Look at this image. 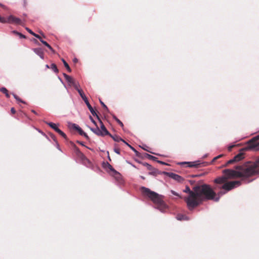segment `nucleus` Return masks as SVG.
<instances>
[{
	"instance_id": "nucleus-1",
	"label": "nucleus",
	"mask_w": 259,
	"mask_h": 259,
	"mask_svg": "<svg viewBox=\"0 0 259 259\" xmlns=\"http://www.w3.org/2000/svg\"><path fill=\"white\" fill-rule=\"evenodd\" d=\"M183 191L189 194L184 199L190 210L198 206L203 201L206 200V199H212V195L214 194L212 188L206 184L195 186L193 188V191H191L188 186H186Z\"/></svg>"
},
{
	"instance_id": "nucleus-2",
	"label": "nucleus",
	"mask_w": 259,
	"mask_h": 259,
	"mask_svg": "<svg viewBox=\"0 0 259 259\" xmlns=\"http://www.w3.org/2000/svg\"><path fill=\"white\" fill-rule=\"evenodd\" d=\"M254 164H249L247 162L243 165L236 166V170L226 169L224 170V176L217 178L214 180V182L218 184H223L227 183V180L230 179L235 178H246L254 174L255 171L253 170Z\"/></svg>"
},
{
	"instance_id": "nucleus-3",
	"label": "nucleus",
	"mask_w": 259,
	"mask_h": 259,
	"mask_svg": "<svg viewBox=\"0 0 259 259\" xmlns=\"http://www.w3.org/2000/svg\"><path fill=\"white\" fill-rule=\"evenodd\" d=\"M142 192L147 195L156 205V208L161 212H165L167 206L161 198V196L149 189L144 187L141 188Z\"/></svg>"
},
{
	"instance_id": "nucleus-4",
	"label": "nucleus",
	"mask_w": 259,
	"mask_h": 259,
	"mask_svg": "<svg viewBox=\"0 0 259 259\" xmlns=\"http://www.w3.org/2000/svg\"><path fill=\"white\" fill-rule=\"evenodd\" d=\"M241 182L239 181H231L227 183H223L224 185L220 188L223 190H221L217 194L218 196L216 197V193L213 191L214 194L212 195V199H206L207 200H213L214 201H219L220 197L226 194L227 192L241 185Z\"/></svg>"
},
{
	"instance_id": "nucleus-5",
	"label": "nucleus",
	"mask_w": 259,
	"mask_h": 259,
	"mask_svg": "<svg viewBox=\"0 0 259 259\" xmlns=\"http://www.w3.org/2000/svg\"><path fill=\"white\" fill-rule=\"evenodd\" d=\"M78 93H79V95L80 96V97H81V98L82 99V100L85 102V104L87 105L88 108H89V110L90 111V112H91L92 115L94 116H96L98 117V118L99 119L98 115L97 114L95 111L94 110L93 107L90 105V103L89 102V101L88 100L87 98L86 97L85 95L83 94L82 91L78 90Z\"/></svg>"
},
{
	"instance_id": "nucleus-6",
	"label": "nucleus",
	"mask_w": 259,
	"mask_h": 259,
	"mask_svg": "<svg viewBox=\"0 0 259 259\" xmlns=\"http://www.w3.org/2000/svg\"><path fill=\"white\" fill-rule=\"evenodd\" d=\"M246 149L248 150H259V142L254 141L251 139L248 142Z\"/></svg>"
},
{
	"instance_id": "nucleus-7",
	"label": "nucleus",
	"mask_w": 259,
	"mask_h": 259,
	"mask_svg": "<svg viewBox=\"0 0 259 259\" xmlns=\"http://www.w3.org/2000/svg\"><path fill=\"white\" fill-rule=\"evenodd\" d=\"M64 76L66 81L70 84V85L73 86V87L78 92V90H81L78 88V87L79 86V83L76 82L71 76L65 73L64 74Z\"/></svg>"
},
{
	"instance_id": "nucleus-8",
	"label": "nucleus",
	"mask_w": 259,
	"mask_h": 259,
	"mask_svg": "<svg viewBox=\"0 0 259 259\" xmlns=\"http://www.w3.org/2000/svg\"><path fill=\"white\" fill-rule=\"evenodd\" d=\"M164 174L178 182H182L183 181V178L182 177L175 173L164 172Z\"/></svg>"
},
{
	"instance_id": "nucleus-9",
	"label": "nucleus",
	"mask_w": 259,
	"mask_h": 259,
	"mask_svg": "<svg viewBox=\"0 0 259 259\" xmlns=\"http://www.w3.org/2000/svg\"><path fill=\"white\" fill-rule=\"evenodd\" d=\"M243 158V155L242 153H239L237 155H236L235 156L233 157L232 159L229 160L227 162L226 164L225 165L227 166L228 164H232L235 162L239 161L242 159Z\"/></svg>"
},
{
	"instance_id": "nucleus-10",
	"label": "nucleus",
	"mask_w": 259,
	"mask_h": 259,
	"mask_svg": "<svg viewBox=\"0 0 259 259\" xmlns=\"http://www.w3.org/2000/svg\"><path fill=\"white\" fill-rule=\"evenodd\" d=\"M7 20V23H14L20 24L21 20L20 19L16 18L12 15L10 16Z\"/></svg>"
},
{
	"instance_id": "nucleus-11",
	"label": "nucleus",
	"mask_w": 259,
	"mask_h": 259,
	"mask_svg": "<svg viewBox=\"0 0 259 259\" xmlns=\"http://www.w3.org/2000/svg\"><path fill=\"white\" fill-rule=\"evenodd\" d=\"M100 123H101V129H100V130L102 134V136L110 135V133L107 131V130L106 129V128L105 127V125L103 124L101 120H100Z\"/></svg>"
},
{
	"instance_id": "nucleus-12",
	"label": "nucleus",
	"mask_w": 259,
	"mask_h": 259,
	"mask_svg": "<svg viewBox=\"0 0 259 259\" xmlns=\"http://www.w3.org/2000/svg\"><path fill=\"white\" fill-rule=\"evenodd\" d=\"M179 164H188V166L190 167H196L199 164L198 161H194V162H182L179 163Z\"/></svg>"
},
{
	"instance_id": "nucleus-13",
	"label": "nucleus",
	"mask_w": 259,
	"mask_h": 259,
	"mask_svg": "<svg viewBox=\"0 0 259 259\" xmlns=\"http://www.w3.org/2000/svg\"><path fill=\"white\" fill-rule=\"evenodd\" d=\"M34 52L40 57L42 59H44V54L42 50L39 48H36L33 49Z\"/></svg>"
},
{
	"instance_id": "nucleus-14",
	"label": "nucleus",
	"mask_w": 259,
	"mask_h": 259,
	"mask_svg": "<svg viewBox=\"0 0 259 259\" xmlns=\"http://www.w3.org/2000/svg\"><path fill=\"white\" fill-rule=\"evenodd\" d=\"M249 164H254L253 170H255L254 174L257 172L258 169H257V166H259V158L254 162H248Z\"/></svg>"
},
{
	"instance_id": "nucleus-15",
	"label": "nucleus",
	"mask_w": 259,
	"mask_h": 259,
	"mask_svg": "<svg viewBox=\"0 0 259 259\" xmlns=\"http://www.w3.org/2000/svg\"><path fill=\"white\" fill-rule=\"evenodd\" d=\"M90 130L95 134H96L98 136H102V133L100 131V128L96 125V128H90Z\"/></svg>"
},
{
	"instance_id": "nucleus-16",
	"label": "nucleus",
	"mask_w": 259,
	"mask_h": 259,
	"mask_svg": "<svg viewBox=\"0 0 259 259\" xmlns=\"http://www.w3.org/2000/svg\"><path fill=\"white\" fill-rule=\"evenodd\" d=\"M113 139L114 141L115 142H119V141H122L123 142H124V143H125V141H124L123 139H122L120 137L118 136H112V135H111L110 134V135H109Z\"/></svg>"
},
{
	"instance_id": "nucleus-17",
	"label": "nucleus",
	"mask_w": 259,
	"mask_h": 259,
	"mask_svg": "<svg viewBox=\"0 0 259 259\" xmlns=\"http://www.w3.org/2000/svg\"><path fill=\"white\" fill-rule=\"evenodd\" d=\"M177 219L179 221L188 220L189 219L187 216L182 214H178Z\"/></svg>"
},
{
	"instance_id": "nucleus-18",
	"label": "nucleus",
	"mask_w": 259,
	"mask_h": 259,
	"mask_svg": "<svg viewBox=\"0 0 259 259\" xmlns=\"http://www.w3.org/2000/svg\"><path fill=\"white\" fill-rule=\"evenodd\" d=\"M68 126L70 128L74 129L77 131H79V130L80 128L78 125H77L75 123H71V122L68 123Z\"/></svg>"
},
{
	"instance_id": "nucleus-19",
	"label": "nucleus",
	"mask_w": 259,
	"mask_h": 259,
	"mask_svg": "<svg viewBox=\"0 0 259 259\" xmlns=\"http://www.w3.org/2000/svg\"><path fill=\"white\" fill-rule=\"evenodd\" d=\"M0 91L6 95L7 98L10 97V95L8 93V91L6 88L3 87L0 89Z\"/></svg>"
},
{
	"instance_id": "nucleus-20",
	"label": "nucleus",
	"mask_w": 259,
	"mask_h": 259,
	"mask_svg": "<svg viewBox=\"0 0 259 259\" xmlns=\"http://www.w3.org/2000/svg\"><path fill=\"white\" fill-rule=\"evenodd\" d=\"M61 61L63 62L64 65V66L66 67V68L67 69V70L69 71V72H71V68H70L69 65L67 64V63L65 61V60L64 59H61Z\"/></svg>"
},
{
	"instance_id": "nucleus-21",
	"label": "nucleus",
	"mask_w": 259,
	"mask_h": 259,
	"mask_svg": "<svg viewBox=\"0 0 259 259\" xmlns=\"http://www.w3.org/2000/svg\"><path fill=\"white\" fill-rule=\"evenodd\" d=\"M46 123L54 130L58 128L57 125L54 123L51 122H46Z\"/></svg>"
},
{
	"instance_id": "nucleus-22",
	"label": "nucleus",
	"mask_w": 259,
	"mask_h": 259,
	"mask_svg": "<svg viewBox=\"0 0 259 259\" xmlns=\"http://www.w3.org/2000/svg\"><path fill=\"white\" fill-rule=\"evenodd\" d=\"M42 43L45 45L46 47H47L51 51L54 53V50L51 47V46L48 44L46 41H42Z\"/></svg>"
},
{
	"instance_id": "nucleus-23",
	"label": "nucleus",
	"mask_w": 259,
	"mask_h": 259,
	"mask_svg": "<svg viewBox=\"0 0 259 259\" xmlns=\"http://www.w3.org/2000/svg\"><path fill=\"white\" fill-rule=\"evenodd\" d=\"M51 68L56 73L58 72V69L55 64H52L51 66Z\"/></svg>"
},
{
	"instance_id": "nucleus-24",
	"label": "nucleus",
	"mask_w": 259,
	"mask_h": 259,
	"mask_svg": "<svg viewBox=\"0 0 259 259\" xmlns=\"http://www.w3.org/2000/svg\"><path fill=\"white\" fill-rule=\"evenodd\" d=\"M113 118L118 123V124L121 127L123 126V124L122 123V122L119 119H118L115 115L113 116Z\"/></svg>"
},
{
	"instance_id": "nucleus-25",
	"label": "nucleus",
	"mask_w": 259,
	"mask_h": 259,
	"mask_svg": "<svg viewBox=\"0 0 259 259\" xmlns=\"http://www.w3.org/2000/svg\"><path fill=\"white\" fill-rule=\"evenodd\" d=\"M107 166L109 168V169L112 171H113L115 173H118L113 167L112 166L108 163H107Z\"/></svg>"
},
{
	"instance_id": "nucleus-26",
	"label": "nucleus",
	"mask_w": 259,
	"mask_h": 259,
	"mask_svg": "<svg viewBox=\"0 0 259 259\" xmlns=\"http://www.w3.org/2000/svg\"><path fill=\"white\" fill-rule=\"evenodd\" d=\"M13 96H14V97L15 98V99L19 101V102H22V103H24L23 101H22L16 95H15V94H12Z\"/></svg>"
},
{
	"instance_id": "nucleus-27",
	"label": "nucleus",
	"mask_w": 259,
	"mask_h": 259,
	"mask_svg": "<svg viewBox=\"0 0 259 259\" xmlns=\"http://www.w3.org/2000/svg\"><path fill=\"white\" fill-rule=\"evenodd\" d=\"M0 22L3 23H7V20L5 18L2 17L0 16Z\"/></svg>"
},
{
	"instance_id": "nucleus-28",
	"label": "nucleus",
	"mask_w": 259,
	"mask_h": 259,
	"mask_svg": "<svg viewBox=\"0 0 259 259\" xmlns=\"http://www.w3.org/2000/svg\"><path fill=\"white\" fill-rule=\"evenodd\" d=\"M100 101V103H101V104L103 106V107L107 110L108 111V108L106 106V105L100 99L99 100Z\"/></svg>"
},
{
	"instance_id": "nucleus-29",
	"label": "nucleus",
	"mask_w": 259,
	"mask_h": 259,
	"mask_svg": "<svg viewBox=\"0 0 259 259\" xmlns=\"http://www.w3.org/2000/svg\"><path fill=\"white\" fill-rule=\"evenodd\" d=\"M125 144L126 145H127L128 147H130V148H131L133 151H134L136 153H137V152H138L136 150V149H135L134 147H133L132 146H131L130 145H129L128 143H127L126 142H125Z\"/></svg>"
},
{
	"instance_id": "nucleus-30",
	"label": "nucleus",
	"mask_w": 259,
	"mask_h": 259,
	"mask_svg": "<svg viewBox=\"0 0 259 259\" xmlns=\"http://www.w3.org/2000/svg\"><path fill=\"white\" fill-rule=\"evenodd\" d=\"M170 192H171V193L173 195H176V196H179V197H181L179 195V194L178 193H177L176 192H175V191H174V190H171V191H170Z\"/></svg>"
},
{
	"instance_id": "nucleus-31",
	"label": "nucleus",
	"mask_w": 259,
	"mask_h": 259,
	"mask_svg": "<svg viewBox=\"0 0 259 259\" xmlns=\"http://www.w3.org/2000/svg\"><path fill=\"white\" fill-rule=\"evenodd\" d=\"M147 157L150 159L155 160L156 159L155 157H154L153 156L149 154H147Z\"/></svg>"
},
{
	"instance_id": "nucleus-32",
	"label": "nucleus",
	"mask_w": 259,
	"mask_h": 259,
	"mask_svg": "<svg viewBox=\"0 0 259 259\" xmlns=\"http://www.w3.org/2000/svg\"><path fill=\"white\" fill-rule=\"evenodd\" d=\"M26 29L27 30V31L29 33H30L31 34H32L33 35V34H34V33L29 28H26Z\"/></svg>"
},
{
	"instance_id": "nucleus-33",
	"label": "nucleus",
	"mask_w": 259,
	"mask_h": 259,
	"mask_svg": "<svg viewBox=\"0 0 259 259\" xmlns=\"http://www.w3.org/2000/svg\"><path fill=\"white\" fill-rule=\"evenodd\" d=\"M259 139V136H256L255 137L253 138L252 139V140L254 141H257V140Z\"/></svg>"
},
{
	"instance_id": "nucleus-34",
	"label": "nucleus",
	"mask_w": 259,
	"mask_h": 259,
	"mask_svg": "<svg viewBox=\"0 0 259 259\" xmlns=\"http://www.w3.org/2000/svg\"><path fill=\"white\" fill-rule=\"evenodd\" d=\"M78 133H79V134L80 135H83V134H84V132L81 130V128H80V129L79 130V131H78Z\"/></svg>"
},
{
	"instance_id": "nucleus-35",
	"label": "nucleus",
	"mask_w": 259,
	"mask_h": 259,
	"mask_svg": "<svg viewBox=\"0 0 259 259\" xmlns=\"http://www.w3.org/2000/svg\"><path fill=\"white\" fill-rule=\"evenodd\" d=\"M114 151L115 153H116L117 154H120V150L119 149H117V148H115L114 149Z\"/></svg>"
},
{
	"instance_id": "nucleus-36",
	"label": "nucleus",
	"mask_w": 259,
	"mask_h": 259,
	"mask_svg": "<svg viewBox=\"0 0 259 259\" xmlns=\"http://www.w3.org/2000/svg\"><path fill=\"white\" fill-rule=\"evenodd\" d=\"M234 146H235V145H230V146L228 147V150H229V151H231L232 149Z\"/></svg>"
},
{
	"instance_id": "nucleus-37",
	"label": "nucleus",
	"mask_w": 259,
	"mask_h": 259,
	"mask_svg": "<svg viewBox=\"0 0 259 259\" xmlns=\"http://www.w3.org/2000/svg\"><path fill=\"white\" fill-rule=\"evenodd\" d=\"M18 36L21 38H25V36L23 34H21V33H19V34H18Z\"/></svg>"
},
{
	"instance_id": "nucleus-38",
	"label": "nucleus",
	"mask_w": 259,
	"mask_h": 259,
	"mask_svg": "<svg viewBox=\"0 0 259 259\" xmlns=\"http://www.w3.org/2000/svg\"><path fill=\"white\" fill-rule=\"evenodd\" d=\"M33 35L34 36H35V37H36L37 38L40 39V36L39 35L34 33V34H33Z\"/></svg>"
},
{
	"instance_id": "nucleus-39",
	"label": "nucleus",
	"mask_w": 259,
	"mask_h": 259,
	"mask_svg": "<svg viewBox=\"0 0 259 259\" xmlns=\"http://www.w3.org/2000/svg\"><path fill=\"white\" fill-rule=\"evenodd\" d=\"M90 118L91 120L92 121V122L93 123H94V124H95L96 125V122H95V121L94 120V119L92 118V117L91 116H90Z\"/></svg>"
},
{
	"instance_id": "nucleus-40",
	"label": "nucleus",
	"mask_w": 259,
	"mask_h": 259,
	"mask_svg": "<svg viewBox=\"0 0 259 259\" xmlns=\"http://www.w3.org/2000/svg\"><path fill=\"white\" fill-rule=\"evenodd\" d=\"M142 149H143L144 150L147 151H149V150L147 149V146L146 145H144L142 147Z\"/></svg>"
},
{
	"instance_id": "nucleus-41",
	"label": "nucleus",
	"mask_w": 259,
	"mask_h": 259,
	"mask_svg": "<svg viewBox=\"0 0 259 259\" xmlns=\"http://www.w3.org/2000/svg\"><path fill=\"white\" fill-rule=\"evenodd\" d=\"M12 33H14V34H16V35H18V34H19V32H17V31H16V30H13V31H12Z\"/></svg>"
},
{
	"instance_id": "nucleus-42",
	"label": "nucleus",
	"mask_w": 259,
	"mask_h": 259,
	"mask_svg": "<svg viewBox=\"0 0 259 259\" xmlns=\"http://www.w3.org/2000/svg\"><path fill=\"white\" fill-rule=\"evenodd\" d=\"M62 137H63L64 138L66 139V135H65V133H64L63 132L62 133V134H61L60 135Z\"/></svg>"
},
{
	"instance_id": "nucleus-43",
	"label": "nucleus",
	"mask_w": 259,
	"mask_h": 259,
	"mask_svg": "<svg viewBox=\"0 0 259 259\" xmlns=\"http://www.w3.org/2000/svg\"><path fill=\"white\" fill-rule=\"evenodd\" d=\"M73 62L74 63H77V62H78V59H77V58H74V59H73Z\"/></svg>"
},
{
	"instance_id": "nucleus-44",
	"label": "nucleus",
	"mask_w": 259,
	"mask_h": 259,
	"mask_svg": "<svg viewBox=\"0 0 259 259\" xmlns=\"http://www.w3.org/2000/svg\"><path fill=\"white\" fill-rule=\"evenodd\" d=\"M257 169H258V171H257V172H256V173H255V174H254L252 175V176H253L256 175H257V174H259V166H257Z\"/></svg>"
},
{
	"instance_id": "nucleus-45",
	"label": "nucleus",
	"mask_w": 259,
	"mask_h": 259,
	"mask_svg": "<svg viewBox=\"0 0 259 259\" xmlns=\"http://www.w3.org/2000/svg\"><path fill=\"white\" fill-rule=\"evenodd\" d=\"M11 111L12 112V113H15V110L14 108H12L11 109Z\"/></svg>"
},
{
	"instance_id": "nucleus-46",
	"label": "nucleus",
	"mask_w": 259,
	"mask_h": 259,
	"mask_svg": "<svg viewBox=\"0 0 259 259\" xmlns=\"http://www.w3.org/2000/svg\"><path fill=\"white\" fill-rule=\"evenodd\" d=\"M57 133H59V132H60V130L58 127L56 129H55V130Z\"/></svg>"
},
{
	"instance_id": "nucleus-47",
	"label": "nucleus",
	"mask_w": 259,
	"mask_h": 259,
	"mask_svg": "<svg viewBox=\"0 0 259 259\" xmlns=\"http://www.w3.org/2000/svg\"><path fill=\"white\" fill-rule=\"evenodd\" d=\"M223 156V154H220V155H218V156H217L216 157H218V159H219V158L222 157Z\"/></svg>"
},
{
	"instance_id": "nucleus-48",
	"label": "nucleus",
	"mask_w": 259,
	"mask_h": 259,
	"mask_svg": "<svg viewBox=\"0 0 259 259\" xmlns=\"http://www.w3.org/2000/svg\"><path fill=\"white\" fill-rule=\"evenodd\" d=\"M217 159H218V157H215L214 158H213V159H212V162L215 161Z\"/></svg>"
},
{
	"instance_id": "nucleus-49",
	"label": "nucleus",
	"mask_w": 259,
	"mask_h": 259,
	"mask_svg": "<svg viewBox=\"0 0 259 259\" xmlns=\"http://www.w3.org/2000/svg\"><path fill=\"white\" fill-rule=\"evenodd\" d=\"M82 136H83L84 137H85L87 138H88V135H87V134L85 133H84V134H83Z\"/></svg>"
},
{
	"instance_id": "nucleus-50",
	"label": "nucleus",
	"mask_w": 259,
	"mask_h": 259,
	"mask_svg": "<svg viewBox=\"0 0 259 259\" xmlns=\"http://www.w3.org/2000/svg\"><path fill=\"white\" fill-rule=\"evenodd\" d=\"M46 67L47 68H50V66H49V65H48V64H47V65H46Z\"/></svg>"
},
{
	"instance_id": "nucleus-51",
	"label": "nucleus",
	"mask_w": 259,
	"mask_h": 259,
	"mask_svg": "<svg viewBox=\"0 0 259 259\" xmlns=\"http://www.w3.org/2000/svg\"><path fill=\"white\" fill-rule=\"evenodd\" d=\"M62 133H63V132H62V131H61V130H60L58 134H59V135H61V134H62Z\"/></svg>"
},
{
	"instance_id": "nucleus-52",
	"label": "nucleus",
	"mask_w": 259,
	"mask_h": 259,
	"mask_svg": "<svg viewBox=\"0 0 259 259\" xmlns=\"http://www.w3.org/2000/svg\"><path fill=\"white\" fill-rule=\"evenodd\" d=\"M189 182H190V183L191 184H192L193 183V182H194L193 181H191V180H190Z\"/></svg>"
},
{
	"instance_id": "nucleus-53",
	"label": "nucleus",
	"mask_w": 259,
	"mask_h": 259,
	"mask_svg": "<svg viewBox=\"0 0 259 259\" xmlns=\"http://www.w3.org/2000/svg\"><path fill=\"white\" fill-rule=\"evenodd\" d=\"M159 162H160V163H162V164H165V163H164V162H162V161H159Z\"/></svg>"
},
{
	"instance_id": "nucleus-54",
	"label": "nucleus",
	"mask_w": 259,
	"mask_h": 259,
	"mask_svg": "<svg viewBox=\"0 0 259 259\" xmlns=\"http://www.w3.org/2000/svg\"><path fill=\"white\" fill-rule=\"evenodd\" d=\"M39 40H40L41 42H42V41H44V40H42V39H41V37H40V39H39Z\"/></svg>"
},
{
	"instance_id": "nucleus-55",
	"label": "nucleus",
	"mask_w": 259,
	"mask_h": 259,
	"mask_svg": "<svg viewBox=\"0 0 259 259\" xmlns=\"http://www.w3.org/2000/svg\"><path fill=\"white\" fill-rule=\"evenodd\" d=\"M39 40H40L41 42H42V41H44V40H42V39H41V37H40V39H39Z\"/></svg>"
},
{
	"instance_id": "nucleus-56",
	"label": "nucleus",
	"mask_w": 259,
	"mask_h": 259,
	"mask_svg": "<svg viewBox=\"0 0 259 259\" xmlns=\"http://www.w3.org/2000/svg\"><path fill=\"white\" fill-rule=\"evenodd\" d=\"M141 178H142V179H145V178H144V177H143V176H141Z\"/></svg>"
},
{
	"instance_id": "nucleus-57",
	"label": "nucleus",
	"mask_w": 259,
	"mask_h": 259,
	"mask_svg": "<svg viewBox=\"0 0 259 259\" xmlns=\"http://www.w3.org/2000/svg\"><path fill=\"white\" fill-rule=\"evenodd\" d=\"M206 156H207V155H205L203 156V157L204 158V157H206Z\"/></svg>"
},
{
	"instance_id": "nucleus-58",
	"label": "nucleus",
	"mask_w": 259,
	"mask_h": 259,
	"mask_svg": "<svg viewBox=\"0 0 259 259\" xmlns=\"http://www.w3.org/2000/svg\"><path fill=\"white\" fill-rule=\"evenodd\" d=\"M147 165L150 166V165H149V164H147Z\"/></svg>"
},
{
	"instance_id": "nucleus-59",
	"label": "nucleus",
	"mask_w": 259,
	"mask_h": 259,
	"mask_svg": "<svg viewBox=\"0 0 259 259\" xmlns=\"http://www.w3.org/2000/svg\"><path fill=\"white\" fill-rule=\"evenodd\" d=\"M147 165L150 166V165H149V164H147Z\"/></svg>"
},
{
	"instance_id": "nucleus-60",
	"label": "nucleus",
	"mask_w": 259,
	"mask_h": 259,
	"mask_svg": "<svg viewBox=\"0 0 259 259\" xmlns=\"http://www.w3.org/2000/svg\"><path fill=\"white\" fill-rule=\"evenodd\" d=\"M147 165L150 166V165H149V164H147Z\"/></svg>"
},
{
	"instance_id": "nucleus-61",
	"label": "nucleus",
	"mask_w": 259,
	"mask_h": 259,
	"mask_svg": "<svg viewBox=\"0 0 259 259\" xmlns=\"http://www.w3.org/2000/svg\"><path fill=\"white\" fill-rule=\"evenodd\" d=\"M108 158L110 160H111L110 158L109 157H108Z\"/></svg>"
},
{
	"instance_id": "nucleus-62",
	"label": "nucleus",
	"mask_w": 259,
	"mask_h": 259,
	"mask_svg": "<svg viewBox=\"0 0 259 259\" xmlns=\"http://www.w3.org/2000/svg\"><path fill=\"white\" fill-rule=\"evenodd\" d=\"M0 6H1V4H0Z\"/></svg>"
}]
</instances>
